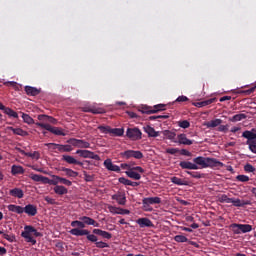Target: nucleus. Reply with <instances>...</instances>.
<instances>
[{"label":"nucleus","instance_id":"09e8293b","mask_svg":"<svg viewBox=\"0 0 256 256\" xmlns=\"http://www.w3.org/2000/svg\"><path fill=\"white\" fill-rule=\"evenodd\" d=\"M91 147V144L85 140H80L78 149H89Z\"/></svg>","mask_w":256,"mask_h":256},{"label":"nucleus","instance_id":"0eeeda50","mask_svg":"<svg viewBox=\"0 0 256 256\" xmlns=\"http://www.w3.org/2000/svg\"><path fill=\"white\" fill-rule=\"evenodd\" d=\"M161 204V198L160 197H148L142 199V205L144 211H153V208H151V205H159Z\"/></svg>","mask_w":256,"mask_h":256},{"label":"nucleus","instance_id":"e2e57ef3","mask_svg":"<svg viewBox=\"0 0 256 256\" xmlns=\"http://www.w3.org/2000/svg\"><path fill=\"white\" fill-rule=\"evenodd\" d=\"M85 181L91 183L95 179V176L87 174V172L83 173Z\"/></svg>","mask_w":256,"mask_h":256},{"label":"nucleus","instance_id":"f704fd0d","mask_svg":"<svg viewBox=\"0 0 256 256\" xmlns=\"http://www.w3.org/2000/svg\"><path fill=\"white\" fill-rule=\"evenodd\" d=\"M138 111L140 113L146 114V115H153L155 113V110H153V107L147 106V105H142Z\"/></svg>","mask_w":256,"mask_h":256},{"label":"nucleus","instance_id":"a211bd4d","mask_svg":"<svg viewBox=\"0 0 256 256\" xmlns=\"http://www.w3.org/2000/svg\"><path fill=\"white\" fill-rule=\"evenodd\" d=\"M17 151L21 153V155H24L25 157H31V159H36V161H39L41 158V154L38 151H34L33 153L31 152H25V150L21 148H16Z\"/></svg>","mask_w":256,"mask_h":256},{"label":"nucleus","instance_id":"f257e3e1","mask_svg":"<svg viewBox=\"0 0 256 256\" xmlns=\"http://www.w3.org/2000/svg\"><path fill=\"white\" fill-rule=\"evenodd\" d=\"M194 165H197L199 169H221L225 167V164L223 162L217 160V158H209V157H203V156H198L193 159Z\"/></svg>","mask_w":256,"mask_h":256},{"label":"nucleus","instance_id":"9d476101","mask_svg":"<svg viewBox=\"0 0 256 256\" xmlns=\"http://www.w3.org/2000/svg\"><path fill=\"white\" fill-rule=\"evenodd\" d=\"M76 155L83 157V159H94V161H101V157L89 150H77Z\"/></svg>","mask_w":256,"mask_h":256},{"label":"nucleus","instance_id":"c03bdc74","mask_svg":"<svg viewBox=\"0 0 256 256\" xmlns=\"http://www.w3.org/2000/svg\"><path fill=\"white\" fill-rule=\"evenodd\" d=\"M161 133L164 135V137H166V139H173L177 136V134L171 130H164Z\"/></svg>","mask_w":256,"mask_h":256},{"label":"nucleus","instance_id":"7c9ffc66","mask_svg":"<svg viewBox=\"0 0 256 256\" xmlns=\"http://www.w3.org/2000/svg\"><path fill=\"white\" fill-rule=\"evenodd\" d=\"M143 130L147 133L148 137H159L160 132L155 131V128L151 126H144Z\"/></svg>","mask_w":256,"mask_h":256},{"label":"nucleus","instance_id":"8fccbe9b","mask_svg":"<svg viewBox=\"0 0 256 256\" xmlns=\"http://www.w3.org/2000/svg\"><path fill=\"white\" fill-rule=\"evenodd\" d=\"M246 145H248V149L251 151V153L256 154V140L253 142H246Z\"/></svg>","mask_w":256,"mask_h":256},{"label":"nucleus","instance_id":"412c9836","mask_svg":"<svg viewBox=\"0 0 256 256\" xmlns=\"http://www.w3.org/2000/svg\"><path fill=\"white\" fill-rule=\"evenodd\" d=\"M223 123V120L216 118L214 120L208 121L204 123V127H207V129H215V127H219Z\"/></svg>","mask_w":256,"mask_h":256},{"label":"nucleus","instance_id":"5701e85b","mask_svg":"<svg viewBox=\"0 0 256 256\" xmlns=\"http://www.w3.org/2000/svg\"><path fill=\"white\" fill-rule=\"evenodd\" d=\"M179 145H193V140L187 138V134H179L177 136Z\"/></svg>","mask_w":256,"mask_h":256},{"label":"nucleus","instance_id":"5fc2aeb1","mask_svg":"<svg viewBox=\"0 0 256 256\" xmlns=\"http://www.w3.org/2000/svg\"><path fill=\"white\" fill-rule=\"evenodd\" d=\"M165 104H157L153 107V111H155V113H159V111H165Z\"/></svg>","mask_w":256,"mask_h":256},{"label":"nucleus","instance_id":"a18cd8bd","mask_svg":"<svg viewBox=\"0 0 256 256\" xmlns=\"http://www.w3.org/2000/svg\"><path fill=\"white\" fill-rule=\"evenodd\" d=\"M71 227H78V229H85V224L83 223V220H74L71 222Z\"/></svg>","mask_w":256,"mask_h":256},{"label":"nucleus","instance_id":"58836bf2","mask_svg":"<svg viewBox=\"0 0 256 256\" xmlns=\"http://www.w3.org/2000/svg\"><path fill=\"white\" fill-rule=\"evenodd\" d=\"M212 103H215V98H210L208 100L196 102L194 103V107H207V105H211Z\"/></svg>","mask_w":256,"mask_h":256},{"label":"nucleus","instance_id":"338daca9","mask_svg":"<svg viewBox=\"0 0 256 256\" xmlns=\"http://www.w3.org/2000/svg\"><path fill=\"white\" fill-rule=\"evenodd\" d=\"M44 201H47V203H48L49 205H56V204H57V201H55V199H53V198H51V197H49V196H46V197L44 198Z\"/></svg>","mask_w":256,"mask_h":256},{"label":"nucleus","instance_id":"aec40b11","mask_svg":"<svg viewBox=\"0 0 256 256\" xmlns=\"http://www.w3.org/2000/svg\"><path fill=\"white\" fill-rule=\"evenodd\" d=\"M24 90H25V93L30 97H37V95L41 93V89H37L33 86H25Z\"/></svg>","mask_w":256,"mask_h":256},{"label":"nucleus","instance_id":"6e6d98bb","mask_svg":"<svg viewBox=\"0 0 256 256\" xmlns=\"http://www.w3.org/2000/svg\"><path fill=\"white\" fill-rule=\"evenodd\" d=\"M236 180L240 181V183H247V181H249V176H247V175H238V176H236Z\"/></svg>","mask_w":256,"mask_h":256},{"label":"nucleus","instance_id":"1a4fd4ad","mask_svg":"<svg viewBox=\"0 0 256 256\" xmlns=\"http://www.w3.org/2000/svg\"><path fill=\"white\" fill-rule=\"evenodd\" d=\"M120 157H122V159H143L144 155L143 152L139 150H126L120 153Z\"/></svg>","mask_w":256,"mask_h":256},{"label":"nucleus","instance_id":"052dcab7","mask_svg":"<svg viewBox=\"0 0 256 256\" xmlns=\"http://www.w3.org/2000/svg\"><path fill=\"white\" fill-rule=\"evenodd\" d=\"M119 183H121L122 185H128L131 186V180L125 178V177H120L119 178Z\"/></svg>","mask_w":256,"mask_h":256},{"label":"nucleus","instance_id":"cd10ccee","mask_svg":"<svg viewBox=\"0 0 256 256\" xmlns=\"http://www.w3.org/2000/svg\"><path fill=\"white\" fill-rule=\"evenodd\" d=\"M8 211H11L12 213H17L18 215L23 214L24 207L23 206H17L15 204H10L7 207Z\"/></svg>","mask_w":256,"mask_h":256},{"label":"nucleus","instance_id":"37998d69","mask_svg":"<svg viewBox=\"0 0 256 256\" xmlns=\"http://www.w3.org/2000/svg\"><path fill=\"white\" fill-rule=\"evenodd\" d=\"M174 241H176V243H188L189 238L187 236H183V235H176L174 237Z\"/></svg>","mask_w":256,"mask_h":256},{"label":"nucleus","instance_id":"423d86ee","mask_svg":"<svg viewBox=\"0 0 256 256\" xmlns=\"http://www.w3.org/2000/svg\"><path fill=\"white\" fill-rule=\"evenodd\" d=\"M36 125L37 127H41L42 129H45L46 131L53 133V135H60L61 137H65V135H67V133H65L63 129L59 127H53L51 126V124L37 122Z\"/></svg>","mask_w":256,"mask_h":256},{"label":"nucleus","instance_id":"4c0bfd02","mask_svg":"<svg viewBox=\"0 0 256 256\" xmlns=\"http://www.w3.org/2000/svg\"><path fill=\"white\" fill-rule=\"evenodd\" d=\"M126 175L127 177H129L130 179H134L135 181H139L141 179V174L135 172L134 170H132V168L126 171Z\"/></svg>","mask_w":256,"mask_h":256},{"label":"nucleus","instance_id":"e433bc0d","mask_svg":"<svg viewBox=\"0 0 256 256\" xmlns=\"http://www.w3.org/2000/svg\"><path fill=\"white\" fill-rule=\"evenodd\" d=\"M54 193H56V195H67L68 190L63 185H57L54 187Z\"/></svg>","mask_w":256,"mask_h":256},{"label":"nucleus","instance_id":"0e129e2a","mask_svg":"<svg viewBox=\"0 0 256 256\" xmlns=\"http://www.w3.org/2000/svg\"><path fill=\"white\" fill-rule=\"evenodd\" d=\"M179 148H168L166 149V153L169 155H176V153H179Z\"/></svg>","mask_w":256,"mask_h":256},{"label":"nucleus","instance_id":"4468645a","mask_svg":"<svg viewBox=\"0 0 256 256\" xmlns=\"http://www.w3.org/2000/svg\"><path fill=\"white\" fill-rule=\"evenodd\" d=\"M62 161H65L68 165H79L80 167H83V162L75 159V157L71 155H62Z\"/></svg>","mask_w":256,"mask_h":256},{"label":"nucleus","instance_id":"4d7b16f0","mask_svg":"<svg viewBox=\"0 0 256 256\" xmlns=\"http://www.w3.org/2000/svg\"><path fill=\"white\" fill-rule=\"evenodd\" d=\"M96 247L98 249H106L109 248V244H107L106 242L100 241V242H96L95 243Z\"/></svg>","mask_w":256,"mask_h":256},{"label":"nucleus","instance_id":"4be33fe9","mask_svg":"<svg viewBox=\"0 0 256 256\" xmlns=\"http://www.w3.org/2000/svg\"><path fill=\"white\" fill-rule=\"evenodd\" d=\"M55 147H57V151L58 153H71V151H73V146L66 144H58V145H54Z\"/></svg>","mask_w":256,"mask_h":256},{"label":"nucleus","instance_id":"864d4df0","mask_svg":"<svg viewBox=\"0 0 256 256\" xmlns=\"http://www.w3.org/2000/svg\"><path fill=\"white\" fill-rule=\"evenodd\" d=\"M244 171L246 173H255L256 169L253 167V165H251L250 163H247L245 166H244Z\"/></svg>","mask_w":256,"mask_h":256},{"label":"nucleus","instance_id":"49530a36","mask_svg":"<svg viewBox=\"0 0 256 256\" xmlns=\"http://www.w3.org/2000/svg\"><path fill=\"white\" fill-rule=\"evenodd\" d=\"M187 175L193 177V179H203L204 175L201 172L186 171Z\"/></svg>","mask_w":256,"mask_h":256},{"label":"nucleus","instance_id":"774afa93","mask_svg":"<svg viewBox=\"0 0 256 256\" xmlns=\"http://www.w3.org/2000/svg\"><path fill=\"white\" fill-rule=\"evenodd\" d=\"M228 129H229V127L227 126V125H219L218 126V131L220 132V133H227V131H228Z\"/></svg>","mask_w":256,"mask_h":256},{"label":"nucleus","instance_id":"79ce46f5","mask_svg":"<svg viewBox=\"0 0 256 256\" xmlns=\"http://www.w3.org/2000/svg\"><path fill=\"white\" fill-rule=\"evenodd\" d=\"M21 115L24 123H27V125H33V123H35V120H33L29 114L21 112Z\"/></svg>","mask_w":256,"mask_h":256},{"label":"nucleus","instance_id":"680f3d73","mask_svg":"<svg viewBox=\"0 0 256 256\" xmlns=\"http://www.w3.org/2000/svg\"><path fill=\"white\" fill-rule=\"evenodd\" d=\"M256 86L248 89V90H240L238 93H244L245 95H251V93H255Z\"/></svg>","mask_w":256,"mask_h":256},{"label":"nucleus","instance_id":"393cba45","mask_svg":"<svg viewBox=\"0 0 256 256\" xmlns=\"http://www.w3.org/2000/svg\"><path fill=\"white\" fill-rule=\"evenodd\" d=\"M80 221H82L84 225H93V227H99V222L88 216L80 217Z\"/></svg>","mask_w":256,"mask_h":256},{"label":"nucleus","instance_id":"20e7f679","mask_svg":"<svg viewBox=\"0 0 256 256\" xmlns=\"http://www.w3.org/2000/svg\"><path fill=\"white\" fill-rule=\"evenodd\" d=\"M70 235H74L75 237H83L84 235H86V238L88 239V241H91V243L97 242V236L95 234H90L89 230L87 229H71Z\"/></svg>","mask_w":256,"mask_h":256},{"label":"nucleus","instance_id":"c9c22d12","mask_svg":"<svg viewBox=\"0 0 256 256\" xmlns=\"http://www.w3.org/2000/svg\"><path fill=\"white\" fill-rule=\"evenodd\" d=\"M9 130L14 133V135H19L20 137H27L29 133L21 128L9 127Z\"/></svg>","mask_w":256,"mask_h":256},{"label":"nucleus","instance_id":"6e6552de","mask_svg":"<svg viewBox=\"0 0 256 256\" xmlns=\"http://www.w3.org/2000/svg\"><path fill=\"white\" fill-rule=\"evenodd\" d=\"M126 137H128V139L131 141H140V139H143V133L137 127L128 128L126 130Z\"/></svg>","mask_w":256,"mask_h":256},{"label":"nucleus","instance_id":"603ef678","mask_svg":"<svg viewBox=\"0 0 256 256\" xmlns=\"http://www.w3.org/2000/svg\"><path fill=\"white\" fill-rule=\"evenodd\" d=\"M3 239H6V241H9V243H13L15 241V235H9L7 233H2Z\"/></svg>","mask_w":256,"mask_h":256},{"label":"nucleus","instance_id":"de8ad7c7","mask_svg":"<svg viewBox=\"0 0 256 256\" xmlns=\"http://www.w3.org/2000/svg\"><path fill=\"white\" fill-rule=\"evenodd\" d=\"M178 127H181V129H189V127H191V123L188 120L179 121Z\"/></svg>","mask_w":256,"mask_h":256},{"label":"nucleus","instance_id":"2eb2a0df","mask_svg":"<svg viewBox=\"0 0 256 256\" xmlns=\"http://www.w3.org/2000/svg\"><path fill=\"white\" fill-rule=\"evenodd\" d=\"M179 167H181V169H188L190 171H197V169H199V166H197V164H195V162H189V161H181L179 163Z\"/></svg>","mask_w":256,"mask_h":256},{"label":"nucleus","instance_id":"f8f14e48","mask_svg":"<svg viewBox=\"0 0 256 256\" xmlns=\"http://www.w3.org/2000/svg\"><path fill=\"white\" fill-rule=\"evenodd\" d=\"M84 113H93V115H103L105 113V109L95 107V106H86L82 108Z\"/></svg>","mask_w":256,"mask_h":256},{"label":"nucleus","instance_id":"f03ea898","mask_svg":"<svg viewBox=\"0 0 256 256\" xmlns=\"http://www.w3.org/2000/svg\"><path fill=\"white\" fill-rule=\"evenodd\" d=\"M31 235H34V237H43V234L41 232H38L35 227L31 225H26L24 227V231L21 233V237H23V239H26L27 243H32V245H36L37 240H35Z\"/></svg>","mask_w":256,"mask_h":256},{"label":"nucleus","instance_id":"f3484780","mask_svg":"<svg viewBox=\"0 0 256 256\" xmlns=\"http://www.w3.org/2000/svg\"><path fill=\"white\" fill-rule=\"evenodd\" d=\"M23 213H26L28 217H35L37 215V206L28 204L24 207Z\"/></svg>","mask_w":256,"mask_h":256},{"label":"nucleus","instance_id":"6ab92c4d","mask_svg":"<svg viewBox=\"0 0 256 256\" xmlns=\"http://www.w3.org/2000/svg\"><path fill=\"white\" fill-rule=\"evenodd\" d=\"M136 223L141 228H144V227H155V225L153 224V222L149 218H139L136 221Z\"/></svg>","mask_w":256,"mask_h":256},{"label":"nucleus","instance_id":"9b49d317","mask_svg":"<svg viewBox=\"0 0 256 256\" xmlns=\"http://www.w3.org/2000/svg\"><path fill=\"white\" fill-rule=\"evenodd\" d=\"M232 229H238L235 231L236 235H239L241 233H251L253 231V226L249 224H232Z\"/></svg>","mask_w":256,"mask_h":256},{"label":"nucleus","instance_id":"2f4dec72","mask_svg":"<svg viewBox=\"0 0 256 256\" xmlns=\"http://www.w3.org/2000/svg\"><path fill=\"white\" fill-rule=\"evenodd\" d=\"M93 233L94 235H99L100 237H103V239H111V237H113L111 233L101 229H94Z\"/></svg>","mask_w":256,"mask_h":256},{"label":"nucleus","instance_id":"a878e982","mask_svg":"<svg viewBox=\"0 0 256 256\" xmlns=\"http://www.w3.org/2000/svg\"><path fill=\"white\" fill-rule=\"evenodd\" d=\"M60 171H63V173H65L66 177H79V172H76L75 170L71 169V168H66V167H62L60 168Z\"/></svg>","mask_w":256,"mask_h":256},{"label":"nucleus","instance_id":"72a5a7b5","mask_svg":"<svg viewBox=\"0 0 256 256\" xmlns=\"http://www.w3.org/2000/svg\"><path fill=\"white\" fill-rule=\"evenodd\" d=\"M11 173L12 175H23L25 173V168H23V166L13 165L11 167Z\"/></svg>","mask_w":256,"mask_h":256},{"label":"nucleus","instance_id":"bf43d9fd","mask_svg":"<svg viewBox=\"0 0 256 256\" xmlns=\"http://www.w3.org/2000/svg\"><path fill=\"white\" fill-rule=\"evenodd\" d=\"M157 119H169V115H158V116H150V121H155Z\"/></svg>","mask_w":256,"mask_h":256},{"label":"nucleus","instance_id":"3c124183","mask_svg":"<svg viewBox=\"0 0 256 256\" xmlns=\"http://www.w3.org/2000/svg\"><path fill=\"white\" fill-rule=\"evenodd\" d=\"M80 139L77 138H71L67 141V143H69L70 145H72L73 147H77L79 148V143H80Z\"/></svg>","mask_w":256,"mask_h":256},{"label":"nucleus","instance_id":"dca6fc26","mask_svg":"<svg viewBox=\"0 0 256 256\" xmlns=\"http://www.w3.org/2000/svg\"><path fill=\"white\" fill-rule=\"evenodd\" d=\"M112 199L117 201L118 205H125V203H127V197L125 196L124 192H117L116 194L112 195Z\"/></svg>","mask_w":256,"mask_h":256},{"label":"nucleus","instance_id":"bb28decb","mask_svg":"<svg viewBox=\"0 0 256 256\" xmlns=\"http://www.w3.org/2000/svg\"><path fill=\"white\" fill-rule=\"evenodd\" d=\"M9 195H11V197H16L17 199H23L25 194L21 188H14L9 191Z\"/></svg>","mask_w":256,"mask_h":256},{"label":"nucleus","instance_id":"7ed1b4c3","mask_svg":"<svg viewBox=\"0 0 256 256\" xmlns=\"http://www.w3.org/2000/svg\"><path fill=\"white\" fill-rule=\"evenodd\" d=\"M219 203H232L234 207H245V205H251V200H241L239 198H229L226 194H222L218 197Z\"/></svg>","mask_w":256,"mask_h":256},{"label":"nucleus","instance_id":"ddd939ff","mask_svg":"<svg viewBox=\"0 0 256 256\" xmlns=\"http://www.w3.org/2000/svg\"><path fill=\"white\" fill-rule=\"evenodd\" d=\"M104 167L108 171H114L115 173H121V167H119L118 165L113 164V161L109 158L104 161Z\"/></svg>","mask_w":256,"mask_h":256},{"label":"nucleus","instance_id":"473e14b6","mask_svg":"<svg viewBox=\"0 0 256 256\" xmlns=\"http://www.w3.org/2000/svg\"><path fill=\"white\" fill-rule=\"evenodd\" d=\"M61 178L58 175H52V179L47 178L46 185H55L57 187L61 183Z\"/></svg>","mask_w":256,"mask_h":256},{"label":"nucleus","instance_id":"13d9d810","mask_svg":"<svg viewBox=\"0 0 256 256\" xmlns=\"http://www.w3.org/2000/svg\"><path fill=\"white\" fill-rule=\"evenodd\" d=\"M60 183L62 185H66V187H71V185H73V182H71V180L63 177L60 179Z\"/></svg>","mask_w":256,"mask_h":256},{"label":"nucleus","instance_id":"b1692460","mask_svg":"<svg viewBox=\"0 0 256 256\" xmlns=\"http://www.w3.org/2000/svg\"><path fill=\"white\" fill-rule=\"evenodd\" d=\"M242 137L244 139H247L246 143H253V141H256V133H253L249 130H246L242 133Z\"/></svg>","mask_w":256,"mask_h":256},{"label":"nucleus","instance_id":"39448f33","mask_svg":"<svg viewBox=\"0 0 256 256\" xmlns=\"http://www.w3.org/2000/svg\"><path fill=\"white\" fill-rule=\"evenodd\" d=\"M98 129L101 133L114 135V137H123L125 133L123 128H111L110 126H98Z\"/></svg>","mask_w":256,"mask_h":256},{"label":"nucleus","instance_id":"c756f323","mask_svg":"<svg viewBox=\"0 0 256 256\" xmlns=\"http://www.w3.org/2000/svg\"><path fill=\"white\" fill-rule=\"evenodd\" d=\"M170 181H171V183H174V185H178V186H183V185L187 186V185H189V182L187 180L181 179L177 176L171 177Z\"/></svg>","mask_w":256,"mask_h":256},{"label":"nucleus","instance_id":"c85d7f7f","mask_svg":"<svg viewBox=\"0 0 256 256\" xmlns=\"http://www.w3.org/2000/svg\"><path fill=\"white\" fill-rule=\"evenodd\" d=\"M30 179H32V181H35L36 183H44L45 185H47V177L45 176L39 174H31Z\"/></svg>","mask_w":256,"mask_h":256},{"label":"nucleus","instance_id":"ea45409f","mask_svg":"<svg viewBox=\"0 0 256 256\" xmlns=\"http://www.w3.org/2000/svg\"><path fill=\"white\" fill-rule=\"evenodd\" d=\"M5 115H8V117H12L13 119H19V114L15 112L13 109L6 107L4 110Z\"/></svg>","mask_w":256,"mask_h":256},{"label":"nucleus","instance_id":"69168bd1","mask_svg":"<svg viewBox=\"0 0 256 256\" xmlns=\"http://www.w3.org/2000/svg\"><path fill=\"white\" fill-rule=\"evenodd\" d=\"M108 209L110 213H113L114 215H119V208L115 206H108Z\"/></svg>","mask_w":256,"mask_h":256},{"label":"nucleus","instance_id":"a19ab883","mask_svg":"<svg viewBox=\"0 0 256 256\" xmlns=\"http://www.w3.org/2000/svg\"><path fill=\"white\" fill-rule=\"evenodd\" d=\"M243 119H247L246 114H236L233 117L229 118V121L232 123H237V121H243Z\"/></svg>","mask_w":256,"mask_h":256}]
</instances>
